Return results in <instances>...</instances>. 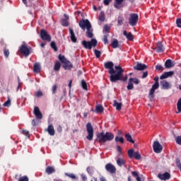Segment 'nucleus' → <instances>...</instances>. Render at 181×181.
Here are the masks:
<instances>
[{"instance_id": "61", "label": "nucleus", "mask_w": 181, "mask_h": 181, "mask_svg": "<svg viewBox=\"0 0 181 181\" xmlns=\"http://www.w3.org/2000/svg\"><path fill=\"white\" fill-rule=\"evenodd\" d=\"M123 22H124V19H122V18H118V20H117L118 25H122Z\"/></svg>"}, {"instance_id": "31", "label": "nucleus", "mask_w": 181, "mask_h": 181, "mask_svg": "<svg viewBox=\"0 0 181 181\" xmlns=\"http://www.w3.org/2000/svg\"><path fill=\"white\" fill-rule=\"evenodd\" d=\"M33 71L35 73H40V64L35 63L33 66Z\"/></svg>"}, {"instance_id": "40", "label": "nucleus", "mask_w": 181, "mask_h": 181, "mask_svg": "<svg viewBox=\"0 0 181 181\" xmlns=\"http://www.w3.org/2000/svg\"><path fill=\"white\" fill-rule=\"evenodd\" d=\"M3 107H11V98L8 96V100L3 104Z\"/></svg>"}, {"instance_id": "53", "label": "nucleus", "mask_w": 181, "mask_h": 181, "mask_svg": "<svg viewBox=\"0 0 181 181\" xmlns=\"http://www.w3.org/2000/svg\"><path fill=\"white\" fill-rule=\"evenodd\" d=\"M117 151L119 153V156H121V155H122V149L121 148V146H117Z\"/></svg>"}, {"instance_id": "7", "label": "nucleus", "mask_w": 181, "mask_h": 181, "mask_svg": "<svg viewBox=\"0 0 181 181\" xmlns=\"http://www.w3.org/2000/svg\"><path fill=\"white\" fill-rule=\"evenodd\" d=\"M40 38L42 40H47V42H52V37L49 33H47V31L45 29L40 30Z\"/></svg>"}, {"instance_id": "42", "label": "nucleus", "mask_w": 181, "mask_h": 181, "mask_svg": "<svg viewBox=\"0 0 181 181\" xmlns=\"http://www.w3.org/2000/svg\"><path fill=\"white\" fill-rule=\"evenodd\" d=\"M81 87L82 88H83V90H86V91L87 90H88V88H87V82H86V81H81Z\"/></svg>"}, {"instance_id": "58", "label": "nucleus", "mask_w": 181, "mask_h": 181, "mask_svg": "<svg viewBox=\"0 0 181 181\" xmlns=\"http://www.w3.org/2000/svg\"><path fill=\"white\" fill-rule=\"evenodd\" d=\"M110 2H112V0H104L103 1V4L106 6H108V5H110Z\"/></svg>"}, {"instance_id": "29", "label": "nucleus", "mask_w": 181, "mask_h": 181, "mask_svg": "<svg viewBox=\"0 0 181 181\" xmlns=\"http://www.w3.org/2000/svg\"><path fill=\"white\" fill-rule=\"evenodd\" d=\"M117 165L118 166H124L125 165V160H124L122 158H117Z\"/></svg>"}, {"instance_id": "54", "label": "nucleus", "mask_w": 181, "mask_h": 181, "mask_svg": "<svg viewBox=\"0 0 181 181\" xmlns=\"http://www.w3.org/2000/svg\"><path fill=\"white\" fill-rule=\"evenodd\" d=\"M176 25L177 28H181V18H177Z\"/></svg>"}, {"instance_id": "52", "label": "nucleus", "mask_w": 181, "mask_h": 181, "mask_svg": "<svg viewBox=\"0 0 181 181\" xmlns=\"http://www.w3.org/2000/svg\"><path fill=\"white\" fill-rule=\"evenodd\" d=\"M154 90H158L159 88V82H155V83L152 86V88Z\"/></svg>"}, {"instance_id": "19", "label": "nucleus", "mask_w": 181, "mask_h": 181, "mask_svg": "<svg viewBox=\"0 0 181 181\" xmlns=\"http://www.w3.org/2000/svg\"><path fill=\"white\" fill-rule=\"evenodd\" d=\"M69 33L71 35V40L73 43H77V37H76V34H74V30H72L71 28H69Z\"/></svg>"}, {"instance_id": "43", "label": "nucleus", "mask_w": 181, "mask_h": 181, "mask_svg": "<svg viewBox=\"0 0 181 181\" xmlns=\"http://www.w3.org/2000/svg\"><path fill=\"white\" fill-rule=\"evenodd\" d=\"M62 25L64 27L69 26V21H67L66 18H63L62 20Z\"/></svg>"}, {"instance_id": "33", "label": "nucleus", "mask_w": 181, "mask_h": 181, "mask_svg": "<svg viewBox=\"0 0 181 181\" xmlns=\"http://www.w3.org/2000/svg\"><path fill=\"white\" fill-rule=\"evenodd\" d=\"M119 45V42H118V40L115 39L112 42L111 46L113 47V49H117L118 47V45Z\"/></svg>"}, {"instance_id": "63", "label": "nucleus", "mask_w": 181, "mask_h": 181, "mask_svg": "<svg viewBox=\"0 0 181 181\" xmlns=\"http://www.w3.org/2000/svg\"><path fill=\"white\" fill-rule=\"evenodd\" d=\"M148 77V71L143 73V76H141V78H146Z\"/></svg>"}, {"instance_id": "48", "label": "nucleus", "mask_w": 181, "mask_h": 181, "mask_svg": "<svg viewBox=\"0 0 181 181\" xmlns=\"http://www.w3.org/2000/svg\"><path fill=\"white\" fill-rule=\"evenodd\" d=\"M103 42L105 45H108V34H106L103 36Z\"/></svg>"}, {"instance_id": "60", "label": "nucleus", "mask_w": 181, "mask_h": 181, "mask_svg": "<svg viewBox=\"0 0 181 181\" xmlns=\"http://www.w3.org/2000/svg\"><path fill=\"white\" fill-rule=\"evenodd\" d=\"M132 175L134 177H138L139 176V175L138 174V172L136 171H132Z\"/></svg>"}, {"instance_id": "15", "label": "nucleus", "mask_w": 181, "mask_h": 181, "mask_svg": "<svg viewBox=\"0 0 181 181\" xmlns=\"http://www.w3.org/2000/svg\"><path fill=\"white\" fill-rule=\"evenodd\" d=\"M160 84L163 90H169L170 88V83L165 80L161 81Z\"/></svg>"}, {"instance_id": "22", "label": "nucleus", "mask_w": 181, "mask_h": 181, "mask_svg": "<svg viewBox=\"0 0 181 181\" xmlns=\"http://www.w3.org/2000/svg\"><path fill=\"white\" fill-rule=\"evenodd\" d=\"M123 35L127 37V40H129L130 42L134 40V35H132V33H127V30H124Z\"/></svg>"}, {"instance_id": "26", "label": "nucleus", "mask_w": 181, "mask_h": 181, "mask_svg": "<svg viewBox=\"0 0 181 181\" xmlns=\"http://www.w3.org/2000/svg\"><path fill=\"white\" fill-rule=\"evenodd\" d=\"M134 78H130L128 81V85L127 86V90H134Z\"/></svg>"}, {"instance_id": "18", "label": "nucleus", "mask_w": 181, "mask_h": 181, "mask_svg": "<svg viewBox=\"0 0 181 181\" xmlns=\"http://www.w3.org/2000/svg\"><path fill=\"white\" fill-rule=\"evenodd\" d=\"M155 50L157 52V53H163L165 52V47H163L162 42H158L157 43V47L155 48Z\"/></svg>"}, {"instance_id": "6", "label": "nucleus", "mask_w": 181, "mask_h": 181, "mask_svg": "<svg viewBox=\"0 0 181 181\" xmlns=\"http://www.w3.org/2000/svg\"><path fill=\"white\" fill-rule=\"evenodd\" d=\"M19 51L21 54H23L25 57H28L30 54V49L28 47L26 44H22L19 47Z\"/></svg>"}, {"instance_id": "50", "label": "nucleus", "mask_w": 181, "mask_h": 181, "mask_svg": "<svg viewBox=\"0 0 181 181\" xmlns=\"http://www.w3.org/2000/svg\"><path fill=\"white\" fill-rule=\"evenodd\" d=\"M18 181H29L28 176L24 175L18 179Z\"/></svg>"}, {"instance_id": "34", "label": "nucleus", "mask_w": 181, "mask_h": 181, "mask_svg": "<svg viewBox=\"0 0 181 181\" xmlns=\"http://www.w3.org/2000/svg\"><path fill=\"white\" fill-rule=\"evenodd\" d=\"M155 90L156 89H153V88H151L150 90V93H149V96L151 97L150 98V101H153V98L155 97Z\"/></svg>"}, {"instance_id": "57", "label": "nucleus", "mask_w": 181, "mask_h": 181, "mask_svg": "<svg viewBox=\"0 0 181 181\" xmlns=\"http://www.w3.org/2000/svg\"><path fill=\"white\" fill-rule=\"evenodd\" d=\"M56 91H57V85H54L52 87V94H56Z\"/></svg>"}, {"instance_id": "38", "label": "nucleus", "mask_w": 181, "mask_h": 181, "mask_svg": "<svg viewBox=\"0 0 181 181\" xmlns=\"http://www.w3.org/2000/svg\"><path fill=\"white\" fill-rule=\"evenodd\" d=\"M50 47H52V49H53L54 52H57V45H56V42L54 41L51 42Z\"/></svg>"}, {"instance_id": "12", "label": "nucleus", "mask_w": 181, "mask_h": 181, "mask_svg": "<svg viewBox=\"0 0 181 181\" xmlns=\"http://www.w3.org/2000/svg\"><path fill=\"white\" fill-rule=\"evenodd\" d=\"M34 115L36 117L37 119H42L43 118V115L40 112V109H39V107L35 106L34 107V111H33Z\"/></svg>"}, {"instance_id": "11", "label": "nucleus", "mask_w": 181, "mask_h": 181, "mask_svg": "<svg viewBox=\"0 0 181 181\" xmlns=\"http://www.w3.org/2000/svg\"><path fill=\"white\" fill-rule=\"evenodd\" d=\"M148 69V66L145 64H141L138 62L136 66H134V70H137V71H142L143 70H146Z\"/></svg>"}, {"instance_id": "21", "label": "nucleus", "mask_w": 181, "mask_h": 181, "mask_svg": "<svg viewBox=\"0 0 181 181\" xmlns=\"http://www.w3.org/2000/svg\"><path fill=\"white\" fill-rule=\"evenodd\" d=\"M174 61H172L171 59H167L165 62V69H172L175 66Z\"/></svg>"}, {"instance_id": "36", "label": "nucleus", "mask_w": 181, "mask_h": 181, "mask_svg": "<svg viewBox=\"0 0 181 181\" xmlns=\"http://www.w3.org/2000/svg\"><path fill=\"white\" fill-rule=\"evenodd\" d=\"M127 153H128L129 158L130 159H132V158H134V155L135 153V151H134L133 148H132V149L128 150Z\"/></svg>"}, {"instance_id": "23", "label": "nucleus", "mask_w": 181, "mask_h": 181, "mask_svg": "<svg viewBox=\"0 0 181 181\" xmlns=\"http://www.w3.org/2000/svg\"><path fill=\"white\" fill-rule=\"evenodd\" d=\"M47 131L49 135H50L51 136H54L55 134V131H54V127H53V124H49L47 127Z\"/></svg>"}, {"instance_id": "5", "label": "nucleus", "mask_w": 181, "mask_h": 181, "mask_svg": "<svg viewBox=\"0 0 181 181\" xmlns=\"http://www.w3.org/2000/svg\"><path fill=\"white\" fill-rule=\"evenodd\" d=\"M139 17L136 13H132L129 18V23L130 26H136V23H138V21Z\"/></svg>"}, {"instance_id": "9", "label": "nucleus", "mask_w": 181, "mask_h": 181, "mask_svg": "<svg viewBox=\"0 0 181 181\" xmlns=\"http://www.w3.org/2000/svg\"><path fill=\"white\" fill-rule=\"evenodd\" d=\"M153 149L156 153H160L163 150V146L159 141H154L153 144Z\"/></svg>"}, {"instance_id": "25", "label": "nucleus", "mask_w": 181, "mask_h": 181, "mask_svg": "<svg viewBox=\"0 0 181 181\" xmlns=\"http://www.w3.org/2000/svg\"><path fill=\"white\" fill-rule=\"evenodd\" d=\"M115 3L114 4V6L116 8V9H121V5L122 4V2H124V0H115Z\"/></svg>"}, {"instance_id": "35", "label": "nucleus", "mask_w": 181, "mask_h": 181, "mask_svg": "<svg viewBox=\"0 0 181 181\" xmlns=\"http://www.w3.org/2000/svg\"><path fill=\"white\" fill-rule=\"evenodd\" d=\"M115 142H120L121 144H124V137L118 136H115Z\"/></svg>"}, {"instance_id": "56", "label": "nucleus", "mask_w": 181, "mask_h": 181, "mask_svg": "<svg viewBox=\"0 0 181 181\" xmlns=\"http://www.w3.org/2000/svg\"><path fill=\"white\" fill-rule=\"evenodd\" d=\"M36 97H42L43 95V93L40 90H38L35 93Z\"/></svg>"}, {"instance_id": "3", "label": "nucleus", "mask_w": 181, "mask_h": 181, "mask_svg": "<svg viewBox=\"0 0 181 181\" xmlns=\"http://www.w3.org/2000/svg\"><path fill=\"white\" fill-rule=\"evenodd\" d=\"M97 40L95 38L91 39L90 41L83 40L81 42V45L83 46L84 49H88V50H91L93 47H95L97 46Z\"/></svg>"}, {"instance_id": "46", "label": "nucleus", "mask_w": 181, "mask_h": 181, "mask_svg": "<svg viewBox=\"0 0 181 181\" xmlns=\"http://www.w3.org/2000/svg\"><path fill=\"white\" fill-rule=\"evenodd\" d=\"M133 158H135L136 160H139L141 159V154H139V152H134Z\"/></svg>"}, {"instance_id": "55", "label": "nucleus", "mask_w": 181, "mask_h": 181, "mask_svg": "<svg viewBox=\"0 0 181 181\" xmlns=\"http://www.w3.org/2000/svg\"><path fill=\"white\" fill-rule=\"evenodd\" d=\"M104 31H105V33H107V34L110 33V26H108V25H105V27H104Z\"/></svg>"}, {"instance_id": "4", "label": "nucleus", "mask_w": 181, "mask_h": 181, "mask_svg": "<svg viewBox=\"0 0 181 181\" xmlns=\"http://www.w3.org/2000/svg\"><path fill=\"white\" fill-rule=\"evenodd\" d=\"M86 131L88 133L86 139H88V141H93V138H94V129L93 128V124H91V123H87Z\"/></svg>"}, {"instance_id": "32", "label": "nucleus", "mask_w": 181, "mask_h": 181, "mask_svg": "<svg viewBox=\"0 0 181 181\" xmlns=\"http://www.w3.org/2000/svg\"><path fill=\"white\" fill-rule=\"evenodd\" d=\"M177 110L176 114H180L181 112V98L178 100L177 103Z\"/></svg>"}, {"instance_id": "24", "label": "nucleus", "mask_w": 181, "mask_h": 181, "mask_svg": "<svg viewBox=\"0 0 181 181\" xmlns=\"http://www.w3.org/2000/svg\"><path fill=\"white\" fill-rule=\"evenodd\" d=\"M113 107H116L117 111H121L122 108V103H118L117 100L113 101Z\"/></svg>"}, {"instance_id": "10", "label": "nucleus", "mask_w": 181, "mask_h": 181, "mask_svg": "<svg viewBox=\"0 0 181 181\" xmlns=\"http://www.w3.org/2000/svg\"><path fill=\"white\" fill-rule=\"evenodd\" d=\"M105 168L107 172H108L111 175H114V174L117 173V168L112 163L106 164Z\"/></svg>"}, {"instance_id": "17", "label": "nucleus", "mask_w": 181, "mask_h": 181, "mask_svg": "<svg viewBox=\"0 0 181 181\" xmlns=\"http://www.w3.org/2000/svg\"><path fill=\"white\" fill-rule=\"evenodd\" d=\"M62 64V67L64 69V70H71V69H73V64H71V62L69 61L66 60Z\"/></svg>"}, {"instance_id": "39", "label": "nucleus", "mask_w": 181, "mask_h": 181, "mask_svg": "<svg viewBox=\"0 0 181 181\" xmlns=\"http://www.w3.org/2000/svg\"><path fill=\"white\" fill-rule=\"evenodd\" d=\"M99 21L101 22H104V21H105V14H104L103 12H100L99 14Z\"/></svg>"}, {"instance_id": "2", "label": "nucleus", "mask_w": 181, "mask_h": 181, "mask_svg": "<svg viewBox=\"0 0 181 181\" xmlns=\"http://www.w3.org/2000/svg\"><path fill=\"white\" fill-rule=\"evenodd\" d=\"M79 27L83 32L86 31V36L89 39H93L94 37V34L93 33V26L91 25V23L88 19L84 20L82 19L79 21L78 23Z\"/></svg>"}, {"instance_id": "49", "label": "nucleus", "mask_w": 181, "mask_h": 181, "mask_svg": "<svg viewBox=\"0 0 181 181\" xmlns=\"http://www.w3.org/2000/svg\"><path fill=\"white\" fill-rule=\"evenodd\" d=\"M22 134L25 135V136H27V138H29V136H30L29 131H28L26 129H23L22 130Z\"/></svg>"}, {"instance_id": "28", "label": "nucleus", "mask_w": 181, "mask_h": 181, "mask_svg": "<svg viewBox=\"0 0 181 181\" xmlns=\"http://www.w3.org/2000/svg\"><path fill=\"white\" fill-rule=\"evenodd\" d=\"M95 112H96L97 114H101V112H104V107L100 105H96Z\"/></svg>"}, {"instance_id": "41", "label": "nucleus", "mask_w": 181, "mask_h": 181, "mask_svg": "<svg viewBox=\"0 0 181 181\" xmlns=\"http://www.w3.org/2000/svg\"><path fill=\"white\" fill-rule=\"evenodd\" d=\"M94 54H95V56L97 59H100V57H101V51L98 50V49H95L94 50Z\"/></svg>"}, {"instance_id": "16", "label": "nucleus", "mask_w": 181, "mask_h": 181, "mask_svg": "<svg viewBox=\"0 0 181 181\" xmlns=\"http://www.w3.org/2000/svg\"><path fill=\"white\" fill-rule=\"evenodd\" d=\"M112 139H114V134H112V133L111 132H107L105 134V141L106 142H110L111 141H112Z\"/></svg>"}, {"instance_id": "45", "label": "nucleus", "mask_w": 181, "mask_h": 181, "mask_svg": "<svg viewBox=\"0 0 181 181\" xmlns=\"http://www.w3.org/2000/svg\"><path fill=\"white\" fill-rule=\"evenodd\" d=\"M156 70H158V71H163L165 70V68H163L162 65L158 64L156 66Z\"/></svg>"}, {"instance_id": "20", "label": "nucleus", "mask_w": 181, "mask_h": 181, "mask_svg": "<svg viewBox=\"0 0 181 181\" xmlns=\"http://www.w3.org/2000/svg\"><path fill=\"white\" fill-rule=\"evenodd\" d=\"M1 45L4 47V54L6 59H8L9 57L10 52H9V49H6V44L4 43V42H1Z\"/></svg>"}, {"instance_id": "27", "label": "nucleus", "mask_w": 181, "mask_h": 181, "mask_svg": "<svg viewBox=\"0 0 181 181\" xmlns=\"http://www.w3.org/2000/svg\"><path fill=\"white\" fill-rule=\"evenodd\" d=\"M124 138L126 139V140L128 142H130L131 144H135V141H134V139H132V136H131V134H129V133H127L124 135Z\"/></svg>"}, {"instance_id": "30", "label": "nucleus", "mask_w": 181, "mask_h": 181, "mask_svg": "<svg viewBox=\"0 0 181 181\" xmlns=\"http://www.w3.org/2000/svg\"><path fill=\"white\" fill-rule=\"evenodd\" d=\"M45 171H46V173H47V175H52V173H54V172H56V170H54V168L53 167L48 166L46 168Z\"/></svg>"}, {"instance_id": "44", "label": "nucleus", "mask_w": 181, "mask_h": 181, "mask_svg": "<svg viewBox=\"0 0 181 181\" xmlns=\"http://www.w3.org/2000/svg\"><path fill=\"white\" fill-rule=\"evenodd\" d=\"M59 59L60 60V62L62 63V64L67 61V59H66V57H64V55H62L59 54Z\"/></svg>"}, {"instance_id": "62", "label": "nucleus", "mask_w": 181, "mask_h": 181, "mask_svg": "<svg viewBox=\"0 0 181 181\" xmlns=\"http://www.w3.org/2000/svg\"><path fill=\"white\" fill-rule=\"evenodd\" d=\"M133 81L132 82H134V84H139V79L136 78H133Z\"/></svg>"}, {"instance_id": "51", "label": "nucleus", "mask_w": 181, "mask_h": 181, "mask_svg": "<svg viewBox=\"0 0 181 181\" xmlns=\"http://www.w3.org/2000/svg\"><path fill=\"white\" fill-rule=\"evenodd\" d=\"M175 142L176 144H177L178 145H181V136H177L175 138Z\"/></svg>"}, {"instance_id": "14", "label": "nucleus", "mask_w": 181, "mask_h": 181, "mask_svg": "<svg viewBox=\"0 0 181 181\" xmlns=\"http://www.w3.org/2000/svg\"><path fill=\"white\" fill-rule=\"evenodd\" d=\"M158 177L160 178V180H169V179H170V173L168 172H165L163 174L159 173Z\"/></svg>"}, {"instance_id": "1", "label": "nucleus", "mask_w": 181, "mask_h": 181, "mask_svg": "<svg viewBox=\"0 0 181 181\" xmlns=\"http://www.w3.org/2000/svg\"><path fill=\"white\" fill-rule=\"evenodd\" d=\"M104 67L106 70H109L108 73L110 74V80L111 83H117V81L125 82L128 80L127 76L124 77V69L121 66H115V69H114V62H107L104 64Z\"/></svg>"}, {"instance_id": "64", "label": "nucleus", "mask_w": 181, "mask_h": 181, "mask_svg": "<svg viewBox=\"0 0 181 181\" xmlns=\"http://www.w3.org/2000/svg\"><path fill=\"white\" fill-rule=\"evenodd\" d=\"M81 176L82 180H83V181H87V176H86V175L81 174Z\"/></svg>"}, {"instance_id": "8", "label": "nucleus", "mask_w": 181, "mask_h": 181, "mask_svg": "<svg viewBox=\"0 0 181 181\" xmlns=\"http://www.w3.org/2000/svg\"><path fill=\"white\" fill-rule=\"evenodd\" d=\"M95 141L100 145H102V144H105V134L104 132L97 134Z\"/></svg>"}, {"instance_id": "47", "label": "nucleus", "mask_w": 181, "mask_h": 181, "mask_svg": "<svg viewBox=\"0 0 181 181\" xmlns=\"http://www.w3.org/2000/svg\"><path fill=\"white\" fill-rule=\"evenodd\" d=\"M65 175H66V176H68V177H71V179H75V180L77 179V177H76L75 175L73 173L69 174V173H66Z\"/></svg>"}, {"instance_id": "37", "label": "nucleus", "mask_w": 181, "mask_h": 181, "mask_svg": "<svg viewBox=\"0 0 181 181\" xmlns=\"http://www.w3.org/2000/svg\"><path fill=\"white\" fill-rule=\"evenodd\" d=\"M61 66L62 64H60V62H57L54 64V70H55V71H59V70H60Z\"/></svg>"}, {"instance_id": "59", "label": "nucleus", "mask_w": 181, "mask_h": 181, "mask_svg": "<svg viewBox=\"0 0 181 181\" xmlns=\"http://www.w3.org/2000/svg\"><path fill=\"white\" fill-rule=\"evenodd\" d=\"M86 170L89 175H93V168L91 167H88Z\"/></svg>"}, {"instance_id": "13", "label": "nucleus", "mask_w": 181, "mask_h": 181, "mask_svg": "<svg viewBox=\"0 0 181 181\" xmlns=\"http://www.w3.org/2000/svg\"><path fill=\"white\" fill-rule=\"evenodd\" d=\"M173 74H175V71H170L164 72L160 76V80H165V78H168L169 77H172V76H173Z\"/></svg>"}]
</instances>
